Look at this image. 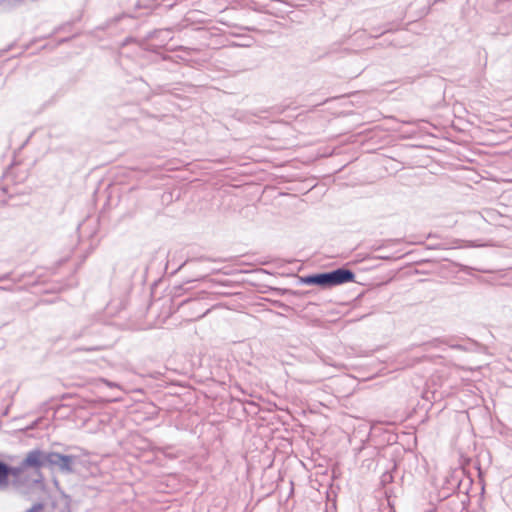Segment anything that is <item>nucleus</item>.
I'll list each match as a JSON object with an SVG mask.
<instances>
[{
    "label": "nucleus",
    "mask_w": 512,
    "mask_h": 512,
    "mask_svg": "<svg viewBox=\"0 0 512 512\" xmlns=\"http://www.w3.org/2000/svg\"><path fill=\"white\" fill-rule=\"evenodd\" d=\"M24 469H26V467L23 466L22 462H21V464L18 467L9 466V470L10 471H8V478L10 476L14 477L15 479L20 478V476L23 473Z\"/></svg>",
    "instance_id": "6"
},
{
    "label": "nucleus",
    "mask_w": 512,
    "mask_h": 512,
    "mask_svg": "<svg viewBox=\"0 0 512 512\" xmlns=\"http://www.w3.org/2000/svg\"><path fill=\"white\" fill-rule=\"evenodd\" d=\"M328 273L331 287L353 282L355 279L354 272L345 267L337 268L335 270L329 271Z\"/></svg>",
    "instance_id": "3"
},
{
    "label": "nucleus",
    "mask_w": 512,
    "mask_h": 512,
    "mask_svg": "<svg viewBox=\"0 0 512 512\" xmlns=\"http://www.w3.org/2000/svg\"><path fill=\"white\" fill-rule=\"evenodd\" d=\"M47 454L48 452H44L40 449H33L27 453L25 459L22 461L23 466L26 468L32 467L37 470L48 466V462L46 461Z\"/></svg>",
    "instance_id": "2"
},
{
    "label": "nucleus",
    "mask_w": 512,
    "mask_h": 512,
    "mask_svg": "<svg viewBox=\"0 0 512 512\" xmlns=\"http://www.w3.org/2000/svg\"><path fill=\"white\" fill-rule=\"evenodd\" d=\"M44 508L42 503H35L30 509L25 512H41Z\"/></svg>",
    "instance_id": "7"
},
{
    "label": "nucleus",
    "mask_w": 512,
    "mask_h": 512,
    "mask_svg": "<svg viewBox=\"0 0 512 512\" xmlns=\"http://www.w3.org/2000/svg\"><path fill=\"white\" fill-rule=\"evenodd\" d=\"M300 282L306 285H316L321 288H331L328 272L316 273L300 277Z\"/></svg>",
    "instance_id": "4"
},
{
    "label": "nucleus",
    "mask_w": 512,
    "mask_h": 512,
    "mask_svg": "<svg viewBox=\"0 0 512 512\" xmlns=\"http://www.w3.org/2000/svg\"><path fill=\"white\" fill-rule=\"evenodd\" d=\"M8 471L9 465L0 460V488L8 485Z\"/></svg>",
    "instance_id": "5"
},
{
    "label": "nucleus",
    "mask_w": 512,
    "mask_h": 512,
    "mask_svg": "<svg viewBox=\"0 0 512 512\" xmlns=\"http://www.w3.org/2000/svg\"><path fill=\"white\" fill-rule=\"evenodd\" d=\"M75 455H63L58 452H48L46 461L51 468L57 467L62 473L71 474L74 472L73 464L77 460Z\"/></svg>",
    "instance_id": "1"
}]
</instances>
